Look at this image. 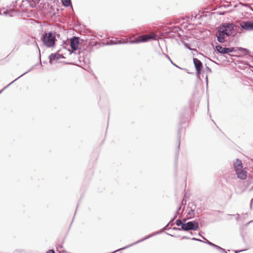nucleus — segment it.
Returning <instances> with one entry per match:
<instances>
[{"label": "nucleus", "instance_id": "4468645a", "mask_svg": "<svg viewBox=\"0 0 253 253\" xmlns=\"http://www.w3.org/2000/svg\"><path fill=\"white\" fill-rule=\"evenodd\" d=\"M62 2L65 6H68L71 4L70 0H61Z\"/></svg>", "mask_w": 253, "mask_h": 253}, {"label": "nucleus", "instance_id": "9b49d317", "mask_svg": "<svg viewBox=\"0 0 253 253\" xmlns=\"http://www.w3.org/2000/svg\"><path fill=\"white\" fill-rule=\"evenodd\" d=\"M186 211L187 212V217L191 218L194 214V210H192L191 208H187L186 210Z\"/></svg>", "mask_w": 253, "mask_h": 253}, {"label": "nucleus", "instance_id": "9d476101", "mask_svg": "<svg viewBox=\"0 0 253 253\" xmlns=\"http://www.w3.org/2000/svg\"><path fill=\"white\" fill-rule=\"evenodd\" d=\"M193 62L197 71V74H199L202 67V64L201 62L197 58L193 59Z\"/></svg>", "mask_w": 253, "mask_h": 253}, {"label": "nucleus", "instance_id": "6ab92c4d", "mask_svg": "<svg viewBox=\"0 0 253 253\" xmlns=\"http://www.w3.org/2000/svg\"><path fill=\"white\" fill-rule=\"evenodd\" d=\"M3 13H4L5 15H7L9 14V12H7V11H3Z\"/></svg>", "mask_w": 253, "mask_h": 253}, {"label": "nucleus", "instance_id": "0eeeda50", "mask_svg": "<svg viewBox=\"0 0 253 253\" xmlns=\"http://www.w3.org/2000/svg\"><path fill=\"white\" fill-rule=\"evenodd\" d=\"M64 58V56L59 54L58 52L55 53L54 54H51L49 56V62L50 64H52L54 62V61H57L60 59Z\"/></svg>", "mask_w": 253, "mask_h": 253}, {"label": "nucleus", "instance_id": "39448f33", "mask_svg": "<svg viewBox=\"0 0 253 253\" xmlns=\"http://www.w3.org/2000/svg\"><path fill=\"white\" fill-rule=\"evenodd\" d=\"M198 225V223L197 222L189 221L182 224V229L185 231L189 230H197Z\"/></svg>", "mask_w": 253, "mask_h": 253}, {"label": "nucleus", "instance_id": "1a4fd4ad", "mask_svg": "<svg viewBox=\"0 0 253 253\" xmlns=\"http://www.w3.org/2000/svg\"><path fill=\"white\" fill-rule=\"evenodd\" d=\"M216 49L220 53H228L233 51L232 48L222 47L220 45H217L216 46Z\"/></svg>", "mask_w": 253, "mask_h": 253}, {"label": "nucleus", "instance_id": "2eb2a0df", "mask_svg": "<svg viewBox=\"0 0 253 253\" xmlns=\"http://www.w3.org/2000/svg\"><path fill=\"white\" fill-rule=\"evenodd\" d=\"M176 224L177 226H180L182 227V224H184L180 220H177L176 221Z\"/></svg>", "mask_w": 253, "mask_h": 253}, {"label": "nucleus", "instance_id": "f03ea898", "mask_svg": "<svg viewBox=\"0 0 253 253\" xmlns=\"http://www.w3.org/2000/svg\"><path fill=\"white\" fill-rule=\"evenodd\" d=\"M234 168L238 178L245 179L247 177V173L243 170L242 162L237 159L234 163Z\"/></svg>", "mask_w": 253, "mask_h": 253}, {"label": "nucleus", "instance_id": "20e7f679", "mask_svg": "<svg viewBox=\"0 0 253 253\" xmlns=\"http://www.w3.org/2000/svg\"><path fill=\"white\" fill-rule=\"evenodd\" d=\"M155 34L151 33L150 35H145L139 36L135 40L130 41V43H138L139 42H147L151 39H154L155 38Z\"/></svg>", "mask_w": 253, "mask_h": 253}, {"label": "nucleus", "instance_id": "b1692460", "mask_svg": "<svg viewBox=\"0 0 253 253\" xmlns=\"http://www.w3.org/2000/svg\"><path fill=\"white\" fill-rule=\"evenodd\" d=\"M3 89H2L0 91V94L3 91Z\"/></svg>", "mask_w": 253, "mask_h": 253}, {"label": "nucleus", "instance_id": "a211bd4d", "mask_svg": "<svg viewBox=\"0 0 253 253\" xmlns=\"http://www.w3.org/2000/svg\"><path fill=\"white\" fill-rule=\"evenodd\" d=\"M149 237H150V236H148V237H145V238H144L143 239H142L141 240H140V241H137V243H139V242H141V241H143V240H145V239H146L148 238Z\"/></svg>", "mask_w": 253, "mask_h": 253}, {"label": "nucleus", "instance_id": "393cba45", "mask_svg": "<svg viewBox=\"0 0 253 253\" xmlns=\"http://www.w3.org/2000/svg\"><path fill=\"white\" fill-rule=\"evenodd\" d=\"M9 15H10V16H12V15L11 14H9Z\"/></svg>", "mask_w": 253, "mask_h": 253}, {"label": "nucleus", "instance_id": "7ed1b4c3", "mask_svg": "<svg viewBox=\"0 0 253 253\" xmlns=\"http://www.w3.org/2000/svg\"><path fill=\"white\" fill-rule=\"evenodd\" d=\"M42 40L46 46L50 47L54 45L55 36L52 33H44L42 38Z\"/></svg>", "mask_w": 253, "mask_h": 253}, {"label": "nucleus", "instance_id": "6e6552de", "mask_svg": "<svg viewBox=\"0 0 253 253\" xmlns=\"http://www.w3.org/2000/svg\"><path fill=\"white\" fill-rule=\"evenodd\" d=\"M79 44V39L77 37H73L70 40V45L71 48L76 50L78 48V46Z\"/></svg>", "mask_w": 253, "mask_h": 253}, {"label": "nucleus", "instance_id": "f8f14e48", "mask_svg": "<svg viewBox=\"0 0 253 253\" xmlns=\"http://www.w3.org/2000/svg\"><path fill=\"white\" fill-rule=\"evenodd\" d=\"M30 3L31 7H35L39 3L40 0H27Z\"/></svg>", "mask_w": 253, "mask_h": 253}, {"label": "nucleus", "instance_id": "423d86ee", "mask_svg": "<svg viewBox=\"0 0 253 253\" xmlns=\"http://www.w3.org/2000/svg\"><path fill=\"white\" fill-rule=\"evenodd\" d=\"M241 27L246 31L253 30V21H244L240 23Z\"/></svg>", "mask_w": 253, "mask_h": 253}, {"label": "nucleus", "instance_id": "412c9836", "mask_svg": "<svg viewBox=\"0 0 253 253\" xmlns=\"http://www.w3.org/2000/svg\"><path fill=\"white\" fill-rule=\"evenodd\" d=\"M192 240H197V241H201V240H199V239H197L195 238H192Z\"/></svg>", "mask_w": 253, "mask_h": 253}, {"label": "nucleus", "instance_id": "f257e3e1", "mask_svg": "<svg viewBox=\"0 0 253 253\" xmlns=\"http://www.w3.org/2000/svg\"><path fill=\"white\" fill-rule=\"evenodd\" d=\"M233 24H223L218 28V33L216 34L217 41L223 43L225 41V38L230 35L232 30L233 29Z\"/></svg>", "mask_w": 253, "mask_h": 253}, {"label": "nucleus", "instance_id": "dca6fc26", "mask_svg": "<svg viewBox=\"0 0 253 253\" xmlns=\"http://www.w3.org/2000/svg\"><path fill=\"white\" fill-rule=\"evenodd\" d=\"M61 248H62V246H60V247H57V251L59 253H60L62 252V251H61L60 250V249H61Z\"/></svg>", "mask_w": 253, "mask_h": 253}, {"label": "nucleus", "instance_id": "f3484780", "mask_svg": "<svg viewBox=\"0 0 253 253\" xmlns=\"http://www.w3.org/2000/svg\"><path fill=\"white\" fill-rule=\"evenodd\" d=\"M47 253H54V251L53 250H49Z\"/></svg>", "mask_w": 253, "mask_h": 253}, {"label": "nucleus", "instance_id": "5701e85b", "mask_svg": "<svg viewBox=\"0 0 253 253\" xmlns=\"http://www.w3.org/2000/svg\"><path fill=\"white\" fill-rule=\"evenodd\" d=\"M122 42H115V43H121Z\"/></svg>", "mask_w": 253, "mask_h": 253}, {"label": "nucleus", "instance_id": "aec40b11", "mask_svg": "<svg viewBox=\"0 0 253 253\" xmlns=\"http://www.w3.org/2000/svg\"><path fill=\"white\" fill-rule=\"evenodd\" d=\"M166 56L167 57V58H168V59L170 61L171 63H172V61L170 60V59L169 58V56H168V55H166Z\"/></svg>", "mask_w": 253, "mask_h": 253}, {"label": "nucleus", "instance_id": "ddd939ff", "mask_svg": "<svg viewBox=\"0 0 253 253\" xmlns=\"http://www.w3.org/2000/svg\"><path fill=\"white\" fill-rule=\"evenodd\" d=\"M207 243H208L209 245L215 248L216 249L219 250H221L222 251H224V250L223 249H222L221 248H220V247L211 243V242L209 241H207Z\"/></svg>", "mask_w": 253, "mask_h": 253}, {"label": "nucleus", "instance_id": "4be33fe9", "mask_svg": "<svg viewBox=\"0 0 253 253\" xmlns=\"http://www.w3.org/2000/svg\"><path fill=\"white\" fill-rule=\"evenodd\" d=\"M13 82H14V81H13L12 82H11L10 84H9L7 86H6L5 87H4L3 89L4 90L5 88H6L8 86H9L10 84H11Z\"/></svg>", "mask_w": 253, "mask_h": 253}]
</instances>
